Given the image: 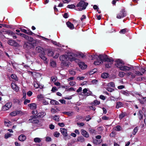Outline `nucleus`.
Returning <instances> with one entry per match:
<instances>
[{
  "label": "nucleus",
  "instance_id": "nucleus-9",
  "mask_svg": "<svg viewBox=\"0 0 146 146\" xmlns=\"http://www.w3.org/2000/svg\"><path fill=\"white\" fill-rule=\"evenodd\" d=\"M132 68V67L131 65L128 66L125 65L124 64L122 66L120 70H121L127 72L130 70V69Z\"/></svg>",
  "mask_w": 146,
  "mask_h": 146
},
{
  "label": "nucleus",
  "instance_id": "nucleus-33",
  "mask_svg": "<svg viewBox=\"0 0 146 146\" xmlns=\"http://www.w3.org/2000/svg\"><path fill=\"white\" fill-rule=\"evenodd\" d=\"M100 104V101H98L96 100H94L92 103V105H94V106H96L98 105H99Z\"/></svg>",
  "mask_w": 146,
  "mask_h": 146
},
{
  "label": "nucleus",
  "instance_id": "nucleus-13",
  "mask_svg": "<svg viewBox=\"0 0 146 146\" xmlns=\"http://www.w3.org/2000/svg\"><path fill=\"white\" fill-rule=\"evenodd\" d=\"M11 87L13 90L16 92L19 90V88L15 83H12L11 84Z\"/></svg>",
  "mask_w": 146,
  "mask_h": 146
},
{
  "label": "nucleus",
  "instance_id": "nucleus-56",
  "mask_svg": "<svg viewBox=\"0 0 146 146\" xmlns=\"http://www.w3.org/2000/svg\"><path fill=\"white\" fill-rule=\"evenodd\" d=\"M7 33L9 35H15V34L14 33L10 31H8Z\"/></svg>",
  "mask_w": 146,
  "mask_h": 146
},
{
  "label": "nucleus",
  "instance_id": "nucleus-18",
  "mask_svg": "<svg viewBox=\"0 0 146 146\" xmlns=\"http://www.w3.org/2000/svg\"><path fill=\"white\" fill-rule=\"evenodd\" d=\"M66 24L67 27L71 29H73L74 28V26L73 24L71 23L69 21L67 22L66 23Z\"/></svg>",
  "mask_w": 146,
  "mask_h": 146
},
{
  "label": "nucleus",
  "instance_id": "nucleus-12",
  "mask_svg": "<svg viewBox=\"0 0 146 146\" xmlns=\"http://www.w3.org/2000/svg\"><path fill=\"white\" fill-rule=\"evenodd\" d=\"M78 64L80 67L82 69H84L87 67L86 65L85 64V63L83 62H80L78 63Z\"/></svg>",
  "mask_w": 146,
  "mask_h": 146
},
{
  "label": "nucleus",
  "instance_id": "nucleus-39",
  "mask_svg": "<svg viewBox=\"0 0 146 146\" xmlns=\"http://www.w3.org/2000/svg\"><path fill=\"white\" fill-rule=\"evenodd\" d=\"M107 86L109 87H114V84L113 82H111L107 84Z\"/></svg>",
  "mask_w": 146,
  "mask_h": 146
},
{
  "label": "nucleus",
  "instance_id": "nucleus-42",
  "mask_svg": "<svg viewBox=\"0 0 146 146\" xmlns=\"http://www.w3.org/2000/svg\"><path fill=\"white\" fill-rule=\"evenodd\" d=\"M67 7L69 9H73L75 7V6L74 4L69 5H68Z\"/></svg>",
  "mask_w": 146,
  "mask_h": 146
},
{
  "label": "nucleus",
  "instance_id": "nucleus-36",
  "mask_svg": "<svg viewBox=\"0 0 146 146\" xmlns=\"http://www.w3.org/2000/svg\"><path fill=\"white\" fill-rule=\"evenodd\" d=\"M12 134L11 133H8L6 134L5 135V139H7L9 137H11L12 135Z\"/></svg>",
  "mask_w": 146,
  "mask_h": 146
},
{
  "label": "nucleus",
  "instance_id": "nucleus-15",
  "mask_svg": "<svg viewBox=\"0 0 146 146\" xmlns=\"http://www.w3.org/2000/svg\"><path fill=\"white\" fill-rule=\"evenodd\" d=\"M19 29H20L21 31L29 35H31L33 34L31 31H27L25 29L22 28H20Z\"/></svg>",
  "mask_w": 146,
  "mask_h": 146
},
{
  "label": "nucleus",
  "instance_id": "nucleus-63",
  "mask_svg": "<svg viewBox=\"0 0 146 146\" xmlns=\"http://www.w3.org/2000/svg\"><path fill=\"white\" fill-rule=\"evenodd\" d=\"M107 90L108 91L110 92H112L114 90V89L113 88H108Z\"/></svg>",
  "mask_w": 146,
  "mask_h": 146
},
{
  "label": "nucleus",
  "instance_id": "nucleus-64",
  "mask_svg": "<svg viewBox=\"0 0 146 146\" xmlns=\"http://www.w3.org/2000/svg\"><path fill=\"white\" fill-rule=\"evenodd\" d=\"M51 81L54 82L56 80V78L54 77H52L51 78Z\"/></svg>",
  "mask_w": 146,
  "mask_h": 146
},
{
  "label": "nucleus",
  "instance_id": "nucleus-55",
  "mask_svg": "<svg viewBox=\"0 0 146 146\" xmlns=\"http://www.w3.org/2000/svg\"><path fill=\"white\" fill-rule=\"evenodd\" d=\"M76 84V82L75 81H70L69 83V84L70 85L72 86H74Z\"/></svg>",
  "mask_w": 146,
  "mask_h": 146
},
{
  "label": "nucleus",
  "instance_id": "nucleus-14",
  "mask_svg": "<svg viewBox=\"0 0 146 146\" xmlns=\"http://www.w3.org/2000/svg\"><path fill=\"white\" fill-rule=\"evenodd\" d=\"M60 131L62 135L64 137H66L68 136L67 129L65 128H60Z\"/></svg>",
  "mask_w": 146,
  "mask_h": 146
},
{
  "label": "nucleus",
  "instance_id": "nucleus-20",
  "mask_svg": "<svg viewBox=\"0 0 146 146\" xmlns=\"http://www.w3.org/2000/svg\"><path fill=\"white\" fill-rule=\"evenodd\" d=\"M28 106L30 107V108L31 109H36V105L35 103L29 104L28 105Z\"/></svg>",
  "mask_w": 146,
  "mask_h": 146
},
{
  "label": "nucleus",
  "instance_id": "nucleus-50",
  "mask_svg": "<svg viewBox=\"0 0 146 146\" xmlns=\"http://www.w3.org/2000/svg\"><path fill=\"white\" fill-rule=\"evenodd\" d=\"M30 102V100H29L25 99L24 102V104L25 105L27 104L28 103H29Z\"/></svg>",
  "mask_w": 146,
  "mask_h": 146
},
{
  "label": "nucleus",
  "instance_id": "nucleus-44",
  "mask_svg": "<svg viewBox=\"0 0 146 146\" xmlns=\"http://www.w3.org/2000/svg\"><path fill=\"white\" fill-rule=\"evenodd\" d=\"M125 115V113H122L120 114L119 115V118L120 119H122L124 117Z\"/></svg>",
  "mask_w": 146,
  "mask_h": 146
},
{
  "label": "nucleus",
  "instance_id": "nucleus-58",
  "mask_svg": "<svg viewBox=\"0 0 146 146\" xmlns=\"http://www.w3.org/2000/svg\"><path fill=\"white\" fill-rule=\"evenodd\" d=\"M126 75L127 76H129L131 75L132 77H135V76L134 75H133L132 74V73L131 72H128L126 73Z\"/></svg>",
  "mask_w": 146,
  "mask_h": 146
},
{
  "label": "nucleus",
  "instance_id": "nucleus-5",
  "mask_svg": "<svg viewBox=\"0 0 146 146\" xmlns=\"http://www.w3.org/2000/svg\"><path fill=\"white\" fill-rule=\"evenodd\" d=\"M47 48H44L41 46H38L36 47V50L37 52L42 54H45Z\"/></svg>",
  "mask_w": 146,
  "mask_h": 146
},
{
  "label": "nucleus",
  "instance_id": "nucleus-2",
  "mask_svg": "<svg viewBox=\"0 0 146 146\" xmlns=\"http://www.w3.org/2000/svg\"><path fill=\"white\" fill-rule=\"evenodd\" d=\"M94 56V57L96 59L94 62V64L96 65H99L103 64V62H105L106 67L109 68L111 67L113 61L112 58L108 57L107 55L100 54L98 55L96 54Z\"/></svg>",
  "mask_w": 146,
  "mask_h": 146
},
{
  "label": "nucleus",
  "instance_id": "nucleus-6",
  "mask_svg": "<svg viewBox=\"0 0 146 146\" xmlns=\"http://www.w3.org/2000/svg\"><path fill=\"white\" fill-rule=\"evenodd\" d=\"M92 94V92L89 90L88 89L84 88L83 90V92L79 94L83 96H89Z\"/></svg>",
  "mask_w": 146,
  "mask_h": 146
},
{
  "label": "nucleus",
  "instance_id": "nucleus-41",
  "mask_svg": "<svg viewBox=\"0 0 146 146\" xmlns=\"http://www.w3.org/2000/svg\"><path fill=\"white\" fill-rule=\"evenodd\" d=\"M50 65L53 67H55L56 66L55 62L53 61H51L50 63Z\"/></svg>",
  "mask_w": 146,
  "mask_h": 146
},
{
  "label": "nucleus",
  "instance_id": "nucleus-61",
  "mask_svg": "<svg viewBox=\"0 0 146 146\" xmlns=\"http://www.w3.org/2000/svg\"><path fill=\"white\" fill-rule=\"evenodd\" d=\"M51 42L54 45H57V46H59V43H57L55 41H53L52 40H51Z\"/></svg>",
  "mask_w": 146,
  "mask_h": 146
},
{
  "label": "nucleus",
  "instance_id": "nucleus-35",
  "mask_svg": "<svg viewBox=\"0 0 146 146\" xmlns=\"http://www.w3.org/2000/svg\"><path fill=\"white\" fill-rule=\"evenodd\" d=\"M45 54H41L40 55V57L44 61H46V58L44 55Z\"/></svg>",
  "mask_w": 146,
  "mask_h": 146
},
{
  "label": "nucleus",
  "instance_id": "nucleus-53",
  "mask_svg": "<svg viewBox=\"0 0 146 146\" xmlns=\"http://www.w3.org/2000/svg\"><path fill=\"white\" fill-rule=\"evenodd\" d=\"M135 73L137 75H138V76H141V75H142V73L139 71H135Z\"/></svg>",
  "mask_w": 146,
  "mask_h": 146
},
{
  "label": "nucleus",
  "instance_id": "nucleus-62",
  "mask_svg": "<svg viewBox=\"0 0 146 146\" xmlns=\"http://www.w3.org/2000/svg\"><path fill=\"white\" fill-rule=\"evenodd\" d=\"M59 101L62 104H65L66 101L64 99H60L59 100Z\"/></svg>",
  "mask_w": 146,
  "mask_h": 146
},
{
  "label": "nucleus",
  "instance_id": "nucleus-29",
  "mask_svg": "<svg viewBox=\"0 0 146 146\" xmlns=\"http://www.w3.org/2000/svg\"><path fill=\"white\" fill-rule=\"evenodd\" d=\"M41 140V139L39 137H36L34 139V141L36 143H40Z\"/></svg>",
  "mask_w": 146,
  "mask_h": 146
},
{
  "label": "nucleus",
  "instance_id": "nucleus-51",
  "mask_svg": "<svg viewBox=\"0 0 146 146\" xmlns=\"http://www.w3.org/2000/svg\"><path fill=\"white\" fill-rule=\"evenodd\" d=\"M51 111L52 113H56L57 111L55 109L52 108L51 109Z\"/></svg>",
  "mask_w": 146,
  "mask_h": 146
},
{
  "label": "nucleus",
  "instance_id": "nucleus-19",
  "mask_svg": "<svg viewBox=\"0 0 146 146\" xmlns=\"http://www.w3.org/2000/svg\"><path fill=\"white\" fill-rule=\"evenodd\" d=\"M29 122L33 123H37L38 122V120L35 118H32V117L29 119Z\"/></svg>",
  "mask_w": 146,
  "mask_h": 146
},
{
  "label": "nucleus",
  "instance_id": "nucleus-21",
  "mask_svg": "<svg viewBox=\"0 0 146 146\" xmlns=\"http://www.w3.org/2000/svg\"><path fill=\"white\" fill-rule=\"evenodd\" d=\"M123 104L120 102H117L116 103V108L118 109L119 108L123 107Z\"/></svg>",
  "mask_w": 146,
  "mask_h": 146
},
{
  "label": "nucleus",
  "instance_id": "nucleus-10",
  "mask_svg": "<svg viewBox=\"0 0 146 146\" xmlns=\"http://www.w3.org/2000/svg\"><path fill=\"white\" fill-rule=\"evenodd\" d=\"M8 43L10 45L15 46H19L18 43L13 40H9L8 42Z\"/></svg>",
  "mask_w": 146,
  "mask_h": 146
},
{
  "label": "nucleus",
  "instance_id": "nucleus-47",
  "mask_svg": "<svg viewBox=\"0 0 146 146\" xmlns=\"http://www.w3.org/2000/svg\"><path fill=\"white\" fill-rule=\"evenodd\" d=\"M122 93L126 96H129V92L127 91H123L122 92Z\"/></svg>",
  "mask_w": 146,
  "mask_h": 146
},
{
  "label": "nucleus",
  "instance_id": "nucleus-45",
  "mask_svg": "<svg viewBox=\"0 0 146 146\" xmlns=\"http://www.w3.org/2000/svg\"><path fill=\"white\" fill-rule=\"evenodd\" d=\"M60 134L59 132L56 131L54 133V135L55 137H58L59 136Z\"/></svg>",
  "mask_w": 146,
  "mask_h": 146
},
{
  "label": "nucleus",
  "instance_id": "nucleus-49",
  "mask_svg": "<svg viewBox=\"0 0 146 146\" xmlns=\"http://www.w3.org/2000/svg\"><path fill=\"white\" fill-rule=\"evenodd\" d=\"M57 90L58 89L57 88L55 87H53L52 88L51 91L53 92H54Z\"/></svg>",
  "mask_w": 146,
  "mask_h": 146
},
{
  "label": "nucleus",
  "instance_id": "nucleus-7",
  "mask_svg": "<svg viewBox=\"0 0 146 146\" xmlns=\"http://www.w3.org/2000/svg\"><path fill=\"white\" fill-rule=\"evenodd\" d=\"M126 13L124 9H122L119 13L117 15L116 17L118 19H120L125 17Z\"/></svg>",
  "mask_w": 146,
  "mask_h": 146
},
{
  "label": "nucleus",
  "instance_id": "nucleus-8",
  "mask_svg": "<svg viewBox=\"0 0 146 146\" xmlns=\"http://www.w3.org/2000/svg\"><path fill=\"white\" fill-rule=\"evenodd\" d=\"M115 66L119 68L120 69L122 66L124 64L123 61L120 59H117L115 61Z\"/></svg>",
  "mask_w": 146,
  "mask_h": 146
},
{
  "label": "nucleus",
  "instance_id": "nucleus-31",
  "mask_svg": "<svg viewBox=\"0 0 146 146\" xmlns=\"http://www.w3.org/2000/svg\"><path fill=\"white\" fill-rule=\"evenodd\" d=\"M108 76V74L107 73H104L101 75V77L104 78H107Z\"/></svg>",
  "mask_w": 146,
  "mask_h": 146
},
{
  "label": "nucleus",
  "instance_id": "nucleus-40",
  "mask_svg": "<svg viewBox=\"0 0 146 146\" xmlns=\"http://www.w3.org/2000/svg\"><path fill=\"white\" fill-rule=\"evenodd\" d=\"M125 74V73L124 72H119V75L120 77H122L124 76Z\"/></svg>",
  "mask_w": 146,
  "mask_h": 146
},
{
  "label": "nucleus",
  "instance_id": "nucleus-52",
  "mask_svg": "<svg viewBox=\"0 0 146 146\" xmlns=\"http://www.w3.org/2000/svg\"><path fill=\"white\" fill-rule=\"evenodd\" d=\"M126 29H123L121 30L120 31V33L122 34H125L126 32Z\"/></svg>",
  "mask_w": 146,
  "mask_h": 146
},
{
  "label": "nucleus",
  "instance_id": "nucleus-16",
  "mask_svg": "<svg viewBox=\"0 0 146 146\" xmlns=\"http://www.w3.org/2000/svg\"><path fill=\"white\" fill-rule=\"evenodd\" d=\"M26 139V137L24 135H21L19 136L18 139L21 141H25Z\"/></svg>",
  "mask_w": 146,
  "mask_h": 146
},
{
  "label": "nucleus",
  "instance_id": "nucleus-48",
  "mask_svg": "<svg viewBox=\"0 0 146 146\" xmlns=\"http://www.w3.org/2000/svg\"><path fill=\"white\" fill-rule=\"evenodd\" d=\"M9 109V108H8L7 107V106H6L5 105L2 108V110L4 111L8 110Z\"/></svg>",
  "mask_w": 146,
  "mask_h": 146
},
{
  "label": "nucleus",
  "instance_id": "nucleus-22",
  "mask_svg": "<svg viewBox=\"0 0 146 146\" xmlns=\"http://www.w3.org/2000/svg\"><path fill=\"white\" fill-rule=\"evenodd\" d=\"M46 51H48L47 54L49 56H52L54 55V53L50 49L46 48Z\"/></svg>",
  "mask_w": 146,
  "mask_h": 146
},
{
  "label": "nucleus",
  "instance_id": "nucleus-54",
  "mask_svg": "<svg viewBox=\"0 0 146 146\" xmlns=\"http://www.w3.org/2000/svg\"><path fill=\"white\" fill-rule=\"evenodd\" d=\"M23 98L25 99L26 98V92L24 90H23Z\"/></svg>",
  "mask_w": 146,
  "mask_h": 146
},
{
  "label": "nucleus",
  "instance_id": "nucleus-46",
  "mask_svg": "<svg viewBox=\"0 0 146 146\" xmlns=\"http://www.w3.org/2000/svg\"><path fill=\"white\" fill-rule=\"evenodd\" d=\"M11 77L15 80H17V78L16 75L14 74H12L11 76Z\"/></svg>",
  "mask_w": 146,
  "mask_h": 146
},
{
  "label": "nucleus",
  "instance_id": "nucleus-38",
  "mask_svg": "<svg viewBox=\"0 0 146 146\" xmlns=\"http://www.w3.org/2000/svg\"><path fill=\"white\" fill-rule=\"evenodd\" d=\"M138 130V127H135L133 130V135H135L136 134L137 132V131Z\"/></svg>",
  "mask_w": 146,
  "mask_h": 146
},
{
  "label": "nucleus",
  "instance_id": "nucleus-24",
  "mask_svg": "<svg viewBox=\"0 0 146 146\" xmlns=\"http://www.w3.org/2000/svg\"><path fill=\"white\" fill-rule=\"evenodd\" d=\"M139 100L140 103L141 104H146V97L141 98Z\"/></svg>",
  "mask_w": 146,
  "mask_h": 146
},
{
  "label": "nucleus",
  "instance_id": "nucleus-60",
  "mask_svg": "<svg viewBox=\"0 0 146 146\" xmlns=\"http://www.w3.org/2000/svg\"><path fill=\"white\" fill-rule=\"evenodd\" d=\"M67 113V115L68 116H71L73 114V112L72 111H68Z\"/></svg>",
  "mask_w": 146,
  "mask_h": 146
},
{
  "label": "nucleus",
  "instance_id": "nucleus-43",
  "mask_svg": "<svg viewBox=\"0 0 146 146\" xmlns=\"http://www.w3.org/2000/svg\"><path fill=\"white\" fill-rule=\"evenodd\" d=\"M70 74L74 75L75 74L76 72L73 70H70L69 71Z\"/></svg>",
  "mask_w": 146,
  "mask_h": 146
},
{
  "label": "nucleus",
  "instance_id": "nucleus-34",
  "mask_svg": "<svg viewBox=\"0 0 146 146\" xmlns=\"http://www.w3.org/2000/svg\"><path fill=\"white\" fill-rule=\"evenodd\" d=\"M89 131L92 134H96V131L94 129L92 128H89Z\"/></svg>",
  "mask_w": 146,
  "mask_h": 146
},
{
  "label": "nucleus",
  "instance_id": "nucleus-3",
  "mask_svg": "<svg viewBox=\"0 0 146 146\" xmlns=\"http://www.w3.org/2000/svg\"><path fill=\"white\" fill-rule=\"evenodd\" d=\"M23 38L25 39L26 40L29 41L25 42L24 44V46L28 48L29 47L28 46L29 45H30V46L32 45L35 46L36 44V40H34L33 38L31 37H30L27 35H23Z\"/></svg>",
  "mask_w": 146,
  "mask_h": 146
},
{
  "label": "nucleus",
  "instance_id": "nucleus-28",
  "mask_svg": "<svg viewBox=\"0 0 146 146\" xmlns=\"http://www.w3.org/2000/svg\"><path fill=\"white\" fill-rule=\"evenodd\" d=\"M4 123L6 126L9 127L11 125V122L8 120H6L5 121Z\"/></svg>",
  "mask_w": 146,
  "mask_h": 146
},
{
  "label": "nucleus",
  "instance_id": "nucleus-11",
  "mask_svg": "<svg viewBox=\"0 0 146 146\" xmlns=\"http://www.w3.org/2000/svg\"><path fill=\"white\" fill-rule=\"evenodd\" d=\"M81 133L82 135L86 138H88L89 137L88 133L85 130L81 129Z\"/></svg>",
  "mask_w": 146,
  "mask_h": 146
},
{
  "label": "nucleus",
  "instance_id": "nucleus-25",
  "mask_svg": "<svg viewBox=\"0 0 146 146\" xmlns=\"http://www.w3.org/2000/svg\"><path fill=\"white\" fill-rule=\"evenodd\" d=\"M51 104L53 105H58L59 104V102L54 100H51L50 102Z\"/></svg>",
  "mask_w": 146,
  "mask_h": 146
},
{
  "label": "nucleus",
  "instance_id": "nucleus-59",
  "mask_svg": "<svg viewBox=\"0 0 146 146\" xmlns=\"http://www.w3.org/2000/svg\"><path fill=\"white\" fill-rule=\"evenodd\" d=\"M32 94L33 93L31 91H29L27 92V94L29 96H30L32 95Z\"/></svg>",
  "mask_w": 146,
  "mask_h": 146
},
{
  "label": "nucleus",
  "instance_id": "nucleus-17",
  "mask_svg": "<svg viewBox=\"0 0 146 146\" xmlns=\"http://www.w3.org/2000/svg\"><path fill=\"white\" fill-rule=\"evenodd\" d=\"M46 115V113L45 112H40L38 113L36 115V116L38 117L42 118L43 117Z\"/></svg>",
  "mask_w": 146,
  "mask_h": 146
},
{
  "label": "nucleus",
  "instance_id": "nucleus-30",
  "mask_svg": "<svg viewBox=\"0 0 146 146\" xmlns=\"http://www.w3.org/2000/svg\"><path fill=\"white\" fill-rule=\"evenodd\" d=\"M114 128L115 130L118 131H120L122 129L121 127L119 125H117Z\"/></svg>",
  "mask_w": 146,
  "mask_h": 146
},
{
  "label": "nucleus",
  "instance_id": "nucleus-1",
  "mask_svg": "<svg viewBox=\"0 0 146 146\" xmlns=\"http://www.w3.org/2000/svg\"><path fill=\"white\" fill-rule=\"evenodd\" d=\"M79 55H81L80 54H78L77 52H69L67 54L64 55L60 57V61H62L61 63L62 66L68 67L70 64L69 61H75L76 62H78L79 60L76 58Z\"/></svg>",
  "mask_w": 146,
  "mask_h": 146
},
{
  "label": "nucleus",
  "instance_id": "nucleus-27",
  "mask_svg": "<svg viewBox=\"0 0 146 146\" xmlns=\"http://www.w3.org/2000/svg\"><path fill=\"white\" fill-rule=\"evenodd\" d=\"M34 87L36 88H42V86H40L36 82H34Z\"/></svg>",
  "mask_w": 146,
  "mask_h": 146
},
{
  "label": "nucleus",
  "instance_id": "nucleus-37",
  "mask_svg": "<svg viewBox=\"0 0 146 146\" xmlns=\"http://www.w3.org/2000/svg\"><path fill=\"white\" fill-rule=\"evenodd\" d=\"M5 105L7 107L9 108V109L10 108L12 105V103L11 102H9L6 104H5Z\"/></svg>",
  "mask_w": 146,
  "mask_h": 146
},
{
  "label": "nucleus",
  "instance_id": "nucleus-4",
  "mask_svg": "<svg viewBox=\"0 0 146 146\" xmlns=\"http://www.w3.org/2000/svg\"><path fill=\"white\" fill-rule=\"evenodd\" d=\"M88 4V3L81 1L77 4L76 6L78 7L76 8V10H77L82 11L85 9Z\"/></svg>",
  "mask_w": 146,
  "mask_h": 146
},
{
  "label": "nucleus",
  "instance_id": "nucleus-57",
  "mask_svg": "<svg viewBox=\"0 0 146 146\" xmlns=\"http://www.w3.org/2000/svg\"><path fill=\"white\" fill-rule=\"evenodd\" d=\"M91 119V118L90 115H87L86 117V121H88Z\"/></svg>",
  "mask_w": 146,
  "mask_h": 146
},
{
  "label": "nucleus",
  "instance_id": "nucleus-23",
  "mask_svg": "<svg viewBox=\"0 0 146 146\" xmlns=\"http://www.w3.org/2000/svg\"><path fill=\"white\" fill-rule=\"evenodd\" d=\"M77 141H78L82 142L84 141L85 139L82 136H79L77 137Z\"/></svg>",
  "mask_w": 146,
  "mask_h": 146
},
{
  "label": "nucleus",
  "instance_id": "nucleus-32",
  "mask_svg": "<svg viewBox=\"0 0 146 146\" xmlns=\"http://www.w3.org/2000/svg\"><path fill=\"white\" fill-rule=\"evenodd\" d=\"M59 115H55L52 117V119H54V120L58 121H59Z\"/></svg>",
  "mask_w": 146,
  "mask_h": 146
},
{
  "label": "nucleus",
  "instance_id": "nucleus-26",
  "mask_svg": "<svg viewBox=\"0 0 146 146\" xmlns=\"http://www.w3.org/2000/svg\"><path fill=\"white\" fill-rule=\"evenodd\" d=\"M20 113V111L16 110L11 112L10 113V115L12 116H14Z\"/></svg>",
  "mask_w": 146,
  "mask_h": 146
}]
</instances>
